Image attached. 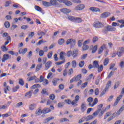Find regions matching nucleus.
<instances>
[{
    "label": "nucleus",
    "mask_w": 124,
    "mask_h": 124,
    "mask_svg": "<svg viewBox=\"0 0 124 124\" xmlns=\"http://www.w3.org/2000/svg\"><path fill=\"white\" fill-rule=\"evenodd\" d=\"M93 27L97 29H100L104 27V24L100 21H95L93 23Z\"/></svg>",
    "instance_id": "f257e3e1"
},
{
    "label": "nucleus",
    "mask_w": 124,
    "mask_h": 124,
    "mask_svg": "<svg viewBox=\"0 0 124 124\" xmlns=\"http://www.w3.org/2000/svg\"><path fill=\"white\" fill-rule=\"evenodd\" d=\"M66 44L67 45H69V44H70V47L71 48H73L74 46H75V45L76 44V40L73 39H68L66 43Z\"/></svg>",
    "instance_id": "f03ea898"
},
{
    "label": "nucleus",
    "mask_w": 124,
    "mask_h": 124,
    "mask_svg": "<svg viewBox=\"0 0 124 124\" xmlns=\"http://www.w3.org/2000/svg\"><path fill=\"white\" fill-rule=\"evenodd\" d=\"M11 59V56L9 55V54H5L3 56V58L1 59L2 62H4L5 61Z\"/></svg>",
    "instance_id": "7ed1b4c3"
},
{
    "label": "nucleus",
    "mask_w": 124,
    "mask_h": 124,
    "mask_svg": "<svg viewBox=\"0 0 124 124\" xmlns=\"http://www.w3.org/2000/svg\"><path fill=\"white\" fill-rule=\"evenodd\" d=\"M124 47H120L117 51V55L118 56V57H122V55H124Z\"/></svg>",
    "instance_id": "20e7f679"
},
{
    "label": "nucleus",
    "mask_w": 124,
    "mask_h": 124,
    "mask_svg": "<svg viewBox=\"0 0 124 124\" xmlns=\"http://www.w3.org/2000/svg\"><path fill=\"white\" fill-rule=\"evenodd\" d=\"M117 22H118V23H120V24H121V25H120V24L117 23L116 26H119V28H121L124 27V19L118 20L117 21Z\"/></svg>",
    "instance_id": "39448f33"
},
{
    "label": "nucleus",
    "mask_w": 124,
    "mask_h": 124,
    "mask_svg": "<svg viewBox=\"0 0 124 124\" xmlns=\"http://www.w3.org/2000/svg\"><path fill=\"white\" fill-rule=\"evenodd\" d=\"M122 98H123V95H120L118 96L113 104V106H117V105H118V103H119V102L120 100H121V99H122Z\"/></svg>",
    "instance_id": "423d86ee"
},
{
    "label": "nucleus",
    "mask_w": 124,
    "mask_h": 124,
    "mask_svg": "<svg viewBox=\"0 0 124 124\" xmlns=\"http://www.w3.org/2000/svg\"><path fill=\"white\" fill-rule=\"evenodd\" d=\"M108 31H110V26L108 25L105 27V29L102 30V32L103 33H107Z\"/></svg>",
    "instance_id": "0eeeda50"
},
{
    "label": "nucleus",
    "mask_w": 124,
    "mask_h": 124,
    "mask_svg": "<svg viewBox=\"0 0 124 124\" xmlns=\"http://www.w3.org/2000/svg\"><path fill=\"white\" fill-rule=\"evenodd\" d=\"M111 14L108 12H105L101 15L100 17L101 18H107V17H109Z\"/></svg>",
    "instance_id": "6e6552de"
},
{
    "label": "nucleus",
    "mask_w": 124,
    "mask_h": 124,
    "mask_svg": "<svg viewBox=\"0 0 124 124\" xmlns=\"http://www.w3.org/2000/svg\"><path fill=\"white\" fill-rule=\"evenodd\" d=\"M4 87H6L4 89V92L5 93H7V91H10L11 90L10 87H9V86H7V84L6 82H4Z\"/></svg>",
    "instance_id": "1a4fd4ad"
},
{
    "label": "nucleus",
    "mask_w": 124,
    "mask_h": 124,
    "mask_svg": "<svg viewBox=\"0 0 124 124\" xmlns=\"http://www.w3.org/2000/svg\"><path fill=\"white\" fill-rule=\"evenodd\" d=\"M90 10L93 11V12H100V9L98 8L92 7L89 8Z\"/></svg>",
    "instance_id": "9d476101"
},
{
    "label": "nucleus",
    "mask_w": 124,
    "mask_h": 124,
    "mask_svg": "<svg viewBox=\"0 0 124 124\" xmlns=\"http://www.w3.org/2000/svg\"><path fill=\"white\" fill-rule=\"evenodd\" d=\"M50 2L49 3H50V6L51 5H59V3L58 2V0H50Z\"/></svg>",
    "instance_id": "9b49d317"
},
{
    "label": "nucleus",
    "mask_w": 124,
    "mask_h": 124,
    "mask_svg": "<svg viewBox=\"0 0 124 124\" xmlns=\"http://www.w3.org/2000/svg\"><path fill=\"white\" fill-rule=\"evenodd\" d=\"M85 8V5L84 4H80L76 7V10H82Z\"/></svg>",
    "instance_id": "f8f14e48"
},
{
    "label": "nucleus",
    "mask_w": 124,
    "mask_h": 124,
    "mask_svg": "<svg viewBox=\"0 0 124 124\" xmlns=\"http://www.w3.org/2000/svg\"><path fill=\"white\" fill-rule=\"evenodd\" d=\"M52 63V62L48 61L47 62L45 65V70H48L49 67H51V64Z\"/></svg>",
    "instance_id": "ddd939ff"
},
{
    "label": "nucleus",
    "mask_w": 124,
    "mask_h": 124,
    "mask_svg": "<svg viewBox=\"0 0 124 124\" xmlns=\"http://www.w3.org/2000/svg\"><path fill=\"white\" fill-rule=\"evenodd\" d=\"M87 110V106L85 103H83L81 105V112H85Z\"/></svg>",
    "instance_id": "4468645a"
},
{
    "label": "nucleus",
    "mask_w": 124,
    "mask_h": 124,
    "mask_svg": "<svg viewBox=\"0 0 124 124\" xmlns=\"http://www.w3.org/2000/svg\"><path fill=\"white\" fill-rule=\"evenodd\" d=\"M60 11H61V12H63V13H64V14H67L71 12L70 10L66 8L62 9L60 10Z\"/></svg>",
    "instance_id": "2eb2a0df"
},
{
    "label": "nucleus",
    "mask_w": 124,
    "mask_h": 124,
    "mask_svg": "<svg viewBox=\"0 0 124 124\" xmlns=\"http://www.w3.org/2000/svg\"><path fill=\"white\" fill-rule=\"evenodd\" d=\"M93 68H98L99 64H98V61H95L93 62Z\"/></svg>",
    "instance_id": "dca6fc26"
},
{
    "label": "nucleus",
    "mask_w": 124,
    "mask_h": 124,
    "mask_svg": "<svg viewBox=\"0 0 124 124\" xmlns=\"http://www.w3.org/2000/svg\"><path fill=\"white\" fill-rule=\"evenodd\" d=\"M63 3H64L65 5H67V6H70V5H72V2L67 0H64Z\"/></svg>",
    "instance_id": "f3484780"
},
{
    "label": "nucleus",
    "mask_w": 124,
    "mask_h": 124,
    "mask_svg": "<svg viewBox=\"0 0 124 124\" xmlns=\"http://www.w3.org/2000/svg\"><path fill=\"white\" fill-rule=\"evenodd\" d=\"M75 79V82H78V81H79V80L81 79L82 78V75L81 74H79L77 75L76 77H74Z\"/></svg>",
    "instance_id": "a211bd4d"
},
{
    "label": "nucleus",
    "mask_w": 124,
    "mask_h": 124,
    "mask_svg": "<svg viewBox=\"0 0 124 124\" xmlns=\"http://www.w3.org/2000/svg\"><path fill=\"white\" fill-rule=\"evenodd\" d=\"M42 113H43V112H42V110H41V108H40L37 109L35 112L36 116H40V115Z\"/></svg>",
    "instance_id": "6ab92c4d"
},
{
    "label": "nucleus",
    "mask_w": 124,
    "mask_h": 124,
    "mask_svg": "<svg viewBox=\"0 0 124 124\" xmlns=\"http://www.w3.org/2000/svg\"><path fill=\"white\" fill-rule=\"evenodd\" d=\"M78 50L77 49H75L73 50L72 56L73 58H76V56H78Z\"/></svg>",
    "instance_id": "aec40b11"
},
{
    "label": "nucleus",
    "mask_w": 124,
    "mask_h": 124,
    "mask_svg": "<svg viewBox=\"0 0 124 124\" xmlns=\"http://www.w3.org/2000/svg\"><path fill=\"white\" fill-rule=\"evenodd\" d=\"M64 56H65V52H61L60 53V58L61 59V60H65V59H64Z\"/></svg>",
    "instance_id": "412c9836"
},
{
    "label": "nucleus",
    "mask_w": 124,
    "mask_h": 124,
    "mask_svg": "<svg viewBox=\"0 0 124 124\" xmlns=\"http://www.w3.org/2000/svg\"><path fill=\"white\" fill-rule=\"evenodd\" d=\"M58 81H60L59 78H53L52 80V83L53 84V86H57Z\"/></svg>",
    "instance_id": "4be33fe9"
},
{
    "label": "nucleus",
    "mask_w": 124,
    "mask_h": 124,
    "mask_svg": "<svg viewBox=\"0 0 124 124\" xmlns=\"http://www.w3.org/2000/svg\"><path fill=\"white\" fill-rule=\"evenodd\" d=\"M31 93H32V91H29L26 93L25 96H27L28 98H31Z\"/></svg>",
    "instance_id": "5701e85b"
},
{
    "label": "nucleus",
    "mask_w": 124,
    "mask_h": 124,
    "mask_svg": "<svg viewBox=\"0 0 124 124\" xmlns=\"http://www.w3.org/2000/svg\"><path fill=\"white\" fill-rule=\"evenodd\" d=\"M42 66H43V65L42 64V63H40L39 64H38L36 67V71H39V70H40V69H41V68H42Z\"/></svg>",
    "instance_id": "b1692460"
},
{
    "label": "nucleus",
    "mask_w": 124,
    "mask_h": 124,
    "mask_svg": "<svg viewBox=\"0 0 124 124\" xmlns=\"http://www.w3.org/2000/svg\"><path fill=\"white\" fill-rule=\"evenodd\" d=\"M112 82L111 81V80H109L108 81L107 85H106V87L105 88V89H106V91H108L109 88L110 87H111V84Z\"/></svg>",
    "instance_id": "393cba45"
},
{
    "label": "nucleus",
    "mask_w": 124,
    "mask_h": 124,
    "mask_svg": "<svg viewBox=\"0 0 124 124\" xmlns=\"http://www.w3.org/2000/svg\"><path fill=\"white\" fill-rule=\"evenodd\" d=\"M49 112H51V109L48 108H45L42 110L43 114H47V113Z\"/></svg>",
    "instance_id": "a878e982"
},
{
    "label": "nucleus",
    "mask_w": 124,
    "mask_h": 124,
    "mask_svg": "<svg viewBox=\"0 0 124 124\" xmlns=\"http://www.w3.org/2000/svg\"><path fill=\"white\" fill-rule=\"evenodd\" d=\"M43 5L44 6H46V7H48V6H51V4L49 2H46V1H43Z\"/></svg>",
    "instance_id": "bb28decb"
},
{
    "label": "nucleus",
    "mask_w": 124,
    "mask_h": 124,
    "mask_svg": "<svg viewBox=\"0 0 124 124\" xmlns=\"http://www.w3.org/2000/svg\"><path fill=\"white\" fill-rule=\"evenodd\" d=\"M36 76H34L32 77H28L27 78V80L29 82L31 81H32L33 80H35V79H36Z\"/></svg>",
    "instance_id": "cd10ccee"
},
{
    "label": "nucleus",
    "mask_w": 124,
    "mask_h": 124,
    "mask_svg": "<svg viewBox=\"0 0 124 124\" xmlns=\"http://www.w3.org/2000/svg\"><path fill=\"white\" fill-rule=\"evenodd\" d=\"M103 48H105V45H103L99 49L98 54H100L102 52H103V50L104 49Z\"/></svg>",
    "instance_id": "c85d7f7f"
},
{
    "label": "nucleus",
    "mask_w": 124,
    "mask_h": 124,
    "mask_svg": "<svg viewBox=\"0 0 124 124\" xmlns=\"http://www.w3.org/2000/svg\"><path fill=\"white\" fill-rule=\"evenodd\" d=\"M93 74H91L86 78V81H91L93 78Z\"/></svg>",
    "instance_id": "c756f323"
},
{
    "label": "nucleus",
    "mask_w": 124,
    "mask_h": 124,
    "mask_svg": "<svg viewBox=\"0 0 124 124\" xmlns=\"http://www.w3.org/2000/svg\"><path fill=\"white\" fill-rule=\"evenodd\" d=\"M97 103H98V99H97V98H95L92 103V107H93L94 105H96Z\"/></svg>",
    "instance_id": "7c9ffc66"
},
{
    "label": "nucleus",
    "mask_w": 124,
    "mask_h": 124,
    "mask_svg": "<svg viewBox=\"0 0 124 124\" xmlns=\"http://www.w3.org/2000/svg\"><path fill=\"white\" fill-rule=\"evenodd\" d=\"M86 122H89V121H91V120H93V115H89L86 118Z\"/></svg>",
    "instance_id": "2f4dec72"
},
{
    "label": "nucleus",
    "mask_w": 124,
    "mask_h": 124,
    "mask_svg": "<svg viewBox=\"0 0 124 124\" xmlns=\"http://www.w3.org/2000/svg\"><path fill=\"white\" fill-rule=\"evenodd\" d=\"M76 17L75 16H68V19L70 21H71L72 22H75Z\"/></svg>",
    "instance_id": "473e14b6"
},
{
    "label": "nucleus",
    "mask_w": 124,
    "mask_h": 124,
    "mask_svg": "<svg viewBox=\"0 0 124 124\" xmlns=\"http://www.w3.org/2000/svg\"><path fill=\"white\" fill-rule=\"evenodd\" d=\"M82 21L83 20H82V19H81L80 18L76 17V19L75 21L76 23H82Z\"/></svg>",
    "instance_id": "72a5a7b5"
},
{
    "label": "nucleus",
    "mask_w": 124,
    "mask_h": 124,
    "mask_svg": "<svg viewBox=\"0 0 124 124\" xmlns=\"http://www.w3.org/2000/svg\"><path fill=\"white\" fill-rule=\"evenodd\" d=\"M72 66L73 68H75V67H76V66L77 65V63L76 62V61L75 60H73L72 62Z\"/></svg>",
    "instance_id": "f704fd0d"
},
{
    "label": "nucleus",
    "mask_w": 124,
    "mask_h": 124,
    "mask_svg": "<svg viewBox=\"0 0 124 124\" xmlns=\"http://www.w3.org/2000/svg\"><path fill=\"white\" fill-rule=\"evenodd\" d=\"M109 63V58H107L104 61V65L106 66Z\"/></svg>",
    "instance_id": "c9c22d12"
},
{
    "label": "nucleus",
    "mask_w": 124,
    "mask_h": 124,
    "mask_svg": "<svg viewBox=\"0 0 124 124\" xmlns=\"http://www.w3.org/2000/svg\"><path fill=\"white\" fill-rule=\"evenodd\" d=\"M97 68H98V72H101V71L103 70V65H100V66H99V67Z\"/></svg>",
    "instance_id": "e433bc0d"
},
{
    "label": "nucleus",
    "mask_w": 124,
    "mask_h": 124,
    "mask_svg": "<svg viewBox=\"0 0 124 124\" xmlns=\"http://www.w3.org/2000/svg\"><path fill=\"white\" fill-rule=\"evenodd\" d=\"M1 49L2 52H6L7 51V50H8V48H7L6 46H4V45H3L2 46H1Z\"/></svg>",
    "instance_id": "4c0bfd02"
},
{
    "label": "nucleus",
    "mask_w": 124,
    "mask_h": 124,
    "mask_svg": "<svg viewBox=\"0 0 124 124\" xmlns=\"http://www.w3.org/2000/svg\"><path fill=\"white\" fill-rule=\"evenodd\" d=\"M64 43V39H60L58 41V44L59 45H62Z\"/></svg>",
    "instance_id": "58836bf2"
},
{
    "label": "nucleus",
    "mask_w": 124,
    "mask_h": 124,
    "mask_svg": "<svg viewBox=\"0 0 124 124\" xmlns=\"http://www.w3.org/2000/svg\"><path fill=\"white\" fill-rule=\"evenodd\" d=\"M4 26L6 29H9L10 27V23L8 21H5L4 23Z\"/></svg>",
    "instance_id": "ea45409f"
},
{
    "label": "nucleus",
    "mask_w": 124,
    "mask_h": 124,
    "mask_svg": "<svg viewBox=\"0 0 124 124\" xmlns=\"http://www.w3.org/2000/svg\"><path fill=\"white\" fill-rule=\"evenodd\" d=\"M88 86V82H85L84 83L81 84V89H85Z\"/></svg>",
    "instance_id": "a19ab883"
},
{
    "label": "nucleus",
    "mask_w": 124,
    "mask_h": 124,
    "mask_svg": "<svg viewBox=\"0 0 124 124\" xmlns=\"http://www.w3.org/2000/svg\"><path fill=\"white\" fill-rule=\"evenodd\" d=\"M111 114H112L111 112H107L105 115V117L104 118V120H106L108 117H110V116H111Z\"/></svg>",
    "instance_id": "79ce46f5"
},
{
    "label": "nucleus",
    "mask_w": 124,
    "mask_h": 124,
    "mask_svg": "<svg viewBox=\"0 0 124 124\" xmlns=\"http://www.w3.org/2000/svg\"><path fill=\"white\" fill-rule=\"evenodd\" d=\"M42 94H45L46 95H48V94H49L48 92H47V91H46V89H43L42 90Z\"/></svg>",
    "instance_id": "37998d69"
},
{
    "label": "nucleus",
    "mask_w": 124,
    "mask_h": 124,
    "mask_svg": "<svg viewBox=\"0 0 124 124\" xmlns=\"http://www.w3.org/2000/svg\"><path fill=\"white\" fill-rule=\"evenodd\" d=\"M97 50V46L96 45V46H94V47L92 49L93 54L95 53V52H96Z\"/></svg>",
    "instance_id": "c03bdc74"
},
{
    "label": "nucleus",
    "mask_w": 124,
    "mask_h": 124,
    "mask_svg": "<svg viewBox=\"0 0 124 124\" xmlns=\"http://www.w3.org/2000/svg\"><path fill=\"white\" fill-rule=\"evenodd\" d=\"M27 51H28V48H24L21 51V52H20V50L18 51L19 54H26L27 53Z\"/></svg>",
    "instance_id": "a18cd8bd"
},
{
    "label": "nucleus",
    "mask_w": 124,
    "mask_h": 124,
    "mask_svg": "<svg viewBox=\"0 0 124 124\" xmlns=\"http://www.w3.org/2000/svg\"><path fill=\"white\" fill-rule=\"evenodd\" d=\"M35 108V104H31L29 107L30 110H33Z\"/></svg>",
    "instance_id": "49530a36"
},
{
    "label": "nucleus",
    "mask_w": 124,
    "mask_h": 124,
    "mask_svg": "<svg viewBox=\"0 0 124 124\" xmlns=\"http://www.w3.org/2000/svg\"><path fill=\"white\" fill-rule=\"evenodd\" d=\"M63 102H60L58 104L57 106L58 108H62V107H63Z\"/></svg>",
    "instance_id": "de8ad7c7"
},
{
    "label": "nucleus",
    "mask_w": 124,
    "mask_h": 124,
    "mask_svg": "<svg viewBox=\"0 0 124 124\" xmlns=\"http://www.w3.org/2000/svg\"><path fill=\"white\" fill-rule=\"evenodd\" d=\"M69 120H68V119H67V118H62L60 120V123H63V122H69Z\"/></svg>",
    "instance_id": "09e8293b"
},
{
    "label": "nucleus",
    "mask_w": 124,
    "mask_h": 124,
    "mask_svg": "<svg viewBox=\"0 0 124 124\" xmlns=\"http://www.w3.org/2000/svg\"><path fill=\"white\" fill-rule=\"evenodd\" d=\"M34 8L36 10H37V11H39L40 12L42 10V9L41 8V7L38 6H35Z\"/></svg>",
    "instance_id": "8fccbe9b"
},
{
    "label": "nucleus",
    "mask_w": 124,
    "mask_h": 124,
    "mask_svg": "<svg viewBox=\"0 0 124 124\" xmlns=\"http://www.w3.org/2000/svg\"><path fill=\"white\" fill-rule=\"evenodd\" d=\"M89 49V46L88 45H83L82 46V49L83 51H87Z\"/></svg>",
    "instance_id": "3c124183"
},
{
    "label": "nucleus",
    "mask_w": 124,
    "mask_h": 124,
    "mask_svg": "<svg viewBox=\"0 0 124 124\" xmlns=\"http://www.w3.org/2000/svg\"><path fill=\"white\" fill-rule=\"evenodd\" d=\"M78 47H81L82 45H83V41L81 40H78Z\"/></svg>",
    "instance_id": "603ef678"
},
{
    "label": "nucleus",
    "mask_w": 124,
    "mask_h": 124,
    "mask_svg": "<svg viewBox=\"0 0 124 124\" xmlns=\"http://www.w3.org/2000/svg\"><path fill=\"white\" fill-rule=\"evenodd\" d=\"M72 2H74V3H81L82 2V1L80 0H71Z\"/></svg>",
    "instance_id": "864d4df0"
},
{
    "label": "nucleus",
    "mask_w": 124,
    "mask_h": 124,
    "mask_svg": "<svg viewBox=\"0 0 124 124\" xmlns=\"http://www.w3.org/2000/svg\"><path fill=\"white\" fill-rule=\"evenodd\" d=\"M84 64H85V62L81 61L79 62L78 65H79V67H83L84 66Z\"/></svg>",
    "instance_id": "5fc2aeb1"
},
{
    "label": "nucleus",
    "mask_w": 124,
    "mask_h": 124,
    "mask_svg": "<svg viewBox=\"0 0 124 124\" xmlns=\"http://www.w3.org/2000/svg\"><path fill=\"white\" fill-rule=\"evenodd\" d=\"M64 62H65V59H64L62 61L57 62L56 64L57 65H61V64H62V63H64Z\"/></svg>",
    "instance_id": "6e6d98bb"
},
{
    "label": "nucleus",
    "mask_w": 124,
    "mask_h": 124,
    "mask_svg": "<svg viewBox=\"0 0 124 124\" xmlns=\"http://www.w3.org/2000/svg\"><path fill=\"white\" fill-rule=\"evenodd\" d=\"M99 112H100V109H98L93 113V116H97Z\"/></svg>",
    "instance_id": "4d7b16f0"
},
{
    "label": "nucleus",
    "mask_w": 124,
    "mask_h": 124,
    "mask_svg": "<svg viewBox=\"0 0 124 124\" xmlns=\"http://www.w3.org/2000/svg\"><path fill=\"white\" fill-rule=\"evenodd\" d=\"M44 82H43V85L44 86H46V85H48V84H49V81H48V80L45 79V80H44L43 81Z\"/></svg>",
    "instance_id": "13d9d810"
},
{
    "label": "nucleus",
    "mask_w": 124,
    "mask_h": 124,
    "mask_svg": "<svg viewBox=\"0 0 124 124\" xmlns=\"http://www.w3.org/2000/svg\"><path fill=\"white\" fill-rule=\"evenodd\" d=\"M98 40V37L97 36H94L93 39V43H95L96 41Z\"/></svg>",
    "instance_id": "bf43d9fd"
},
{
    "label": "nucleus",
    "mask_w": 124,
    "mask_h": 124,
    "mask_svg": "<svg viewBox=\"0 0 124 124\" xmlns=\"http://www.w3.org/2000/svg\"><path fill=\"white\" fill-rule=\"evenodd\" d=\"M52 56H53V52L50 51L47 54L48 59H51V58H52Z\"/></svg>",
    "instance_id": "052dcab7"
},
{
    "label": "nucleus",
    "mask_w": 124,
    "mask_h": 124,
    "mask_svg": "<svg viewBox=\"0 0 124 124\" xmlns=\"http://www.w3.org/2000/svg\"><path fill=\"white\" fill-rule=\"evenodd\" d=\"M124 106H123L120 108V109L117 111V113H118V114H121V112H123V111H124Z\"/></svg>",
    "instance_id": "680f3d73"
},
{
    "label": "nucleus",
    "mask_w": 124,
    "mask_h": 124,
    "mask_svg": "<svg viewBox=\"0 0 124 124\" xmlns=\"http://www.w3.org/2000/svg\"><path fill=\"white\" fill-rule=\"evenodd\" d=\"M87 101L89 103H92V102H93V97H89L87 99Z\"/></svg>",
    "instance_id": "e2e57ef3"
},
{
    "label": "nucleus",
    "mask_w": 124,
    "mask_h": 124,
    "mask_svg": "<svg viewBox=\"0 0 124 124\" xmlns=\"http://www.w3.org/2000/svg\"><path fill=\"white\" fill-rule=\"evenodd\" d=\"M19 85H21V86H24V80H23V79L20 78L19 79Z\"/></svg>",
    "instance_id": "0e129e2a"
},
{
    "label": "nucleus",
    "mask_w": 124,
    "mask_h": 124,
    "mask_svg": "<svg viewBox=\"0 0 124 124\" xmlns=\"http://www.w3.org/2000/svg\"><path fill=\"white\" fill-rule=\"evenodd\" d=\"M49 98L51 99V100H54V99H55V95L54 94H50L49 95Z\"/></svg>",
    "instance_id": "69168bd1"
},
{
    "label": "nucleus",
    "mask_w": 124,
    "mask_h": 124,
    "mask_svg": "<svg viewBox=\"0 0 124 124\" xmlns=\"http://www.w3.org/2000/svg\"><path fill=\"white\" fill-rule=\"evenodd\" d=\"M87 54H83L82 56H81V60H85V59L87 58Z\"/></svg>",
    "instance_id": "338daca9"
},
{
    "label": "nucleus",
    "mask_w": 124,
    "mask_h": 124,
    "mask_svg": "<svg viewBox=\"0 0 124 124\" xmlns=\"http://www.w3.org/2000/svg\"><path fill=\"white\" fill-rule=\"evenodd\" d=\"M95 95H98V94H99V90L98 88H96L95 90Z\"/></svg>",
    "instance_id": "774afa93"
}]
</instances>
